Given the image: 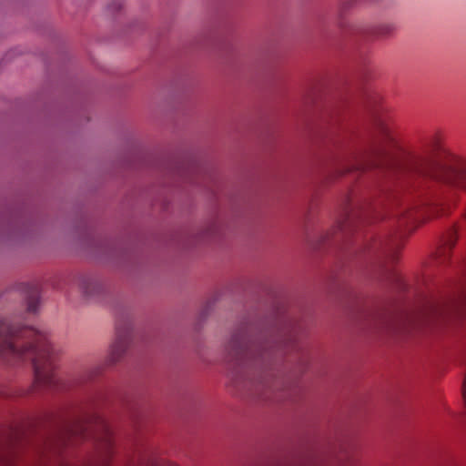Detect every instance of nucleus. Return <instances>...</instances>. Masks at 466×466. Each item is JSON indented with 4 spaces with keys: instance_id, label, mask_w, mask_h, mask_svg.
<instances>
[{
    "instance_id": "nucleus-9",
    "label": "nucleus",
    "mask_w": 466,
    "mask_h": 466,
    "mask_svg": "<svg viewBox=\"0 0 466 466\" xmlns=\"http://www.w3.org/2000/svg\"><path fill=\"white\" fill-rule=\"evenodd\" d=\"M78 286L85 296L93 297L97 294L101 289L100 284L91 277H81Z\"/></svg>"
},
{
    "instance_id": "nucleus-8",
    "label": "nucleus",
    "mask_w": 466,
    "mask_h": 466,
    "mask_svg": "<svg viewBox=\"0 0 466 466\" xmlns=\"http://www.w3.org/2000/svg\"><path fill=\"white\" fill-rule=\"evenodd\" d=\"M459 227H453L443 236L442 244L437 249L438 257H450L451 249L455 247L458 239Z\"/></svg>"
},
{
    "instance_id": "nucleus-13",
    "label": "nucleus",
    "mask_w": 466,
    "mask_h": 466,
    "mask_svg": "<svg viewBox=\"0 0 466 466\" xmlns=\"http://www.w3.org/2000/svg\"><path fill=\"white\" fill-rule=\"evenodd\" d=\"M463 222L466 223V212L463 215Z\"/></svg>"
},
{
    "instance_id": "nucleus-7",
    "label": "nucleus",
    "mask_w": 466,
    "mask_h": 466,
    "mask_svg": "<svg viewBox=\"0 0 466 466\" xmlns=\"http://www.w3.org/2000/svg\"><path fill=\"white\" fill-rule=\"evenodd\" d=\"M439 315L466 317V288L441 307L435 309Z\"/></svg>"
},
{
    "instance_id": "nucleus-1",
    "label": "nucleus",
    "mask_w": 466,
    "mask_h": 466,
    "mask_svg": "<svg viewBox=\"0 0 466 466\" xmlns=\"http://www.w3.org/2000/svg\"><path fill=\"white\" fill-rule=\"evenodd\" d=\"M378 132L382 145H371L349 172L387 167L386 147H389L399 152L396 167L415 172L466 194V156L443 148L441 135H433L425 144L431 151L429 155H420L402 148L388 125L380 123Z\"/></svg>"
},
{
    "instance_id": "nucleus-5",
    "label": "nucleus",
    "mask_w": 466,
    "mask_h": 466,
    "mask_svg": "<svg viewBox=\"0 0 466 466\" xmlns=\"http://www.w3.org/2000/svg\"><path fill=\"white\" fill-rule=\"evenodd\" d=\"M130 344V333L128 327H121L119 323L116 327V339L112 342L106 362L110 365L119 361L126 354Z\"/></svg>"
},
{
    "instance_id": "nucleus-12",
    "label": "nucleus",
    "mask_w": 466,
    "mask_h": 466,
    "mask_svg": "<svg viewBox=\"0 0 466 466\" xmlns=\"http://www.w3.org/2000/svg\"><path fill=\"white\" fill-rule=\"evenodd\" d=\"M277 386H272L270 387V393H272V399L273 400L275 401H282V400L285 398L284 396L282 395H279L278 392H275V390H276Z\"/></svg>"
},
{
    "instance_id": "nucleus-2",
    "label": "nucleus",
    "mask_w": 466,
    "mask_h": 466,
    "mask_svg": "<svg viewBox=\"0 0 466 466\" xmlns=\"http://www.w3.org/2000/svg\"><path fill=\"white\" fill-rule=\"evenodd\" d=\"M60 352L44 332L0 319V360L8 366L30 360L34 368L32 391L60 388V379L56 372Z\"/></svg>"
},
{
    "instance_id": "nucleus-14",
    "label": "nucleus",
    "mask_w": 466,
    "mask_h": 466,
    "mask_svg": "<svg viewBox=\"0 0 466 466\" xmlns=\"http://www.w3.org/2000/svg\"><path fill=\"white\" fill-rule=\"evenodd\" d=\"M398 259V255L394 254L393 260Z\"/></svg>"
},
{
    "instance_id": "nucleus-10",
    "label": "nucleus",
    "mask_w": 466,
    "mask_h": 466,
    "mask_svg": "<svg viewBox=\"0 0 466 466\" xmlns=\"http://www.w3.org/2000/svg\"><path fill=\"white\" fill-rule=\"evenodd\" d=\"M27 310L35 313L39 303V291L35 286L30 287L27 294Z\"/></svg>"
},
{
    "instance_id": "nucleus-3",
    "label": "nucleus",
    "mask_w": 466,
    "mask_h": 466,
    "mask_svg": "<svg viewBox=\"0 0 466 466\" xmlns=\"http://www.w3.org/2000/svg\"><path fill=\"white\" fill-rule=\"evenodd\" d=\"M226 350L228 361L238 367L264 368L266 366L265 359L268 357V352L251 344L243 331L233 334Z\"/></svg>"
},
{
    "instance_id": "nucleus-6",
    "label": "nucleus",
    "mask_w": 466,
    "mask_h": 466,
    "mask_svg": "<svg viewBox=\"0 0 466 466\" xmlns=\"http://www.w3.org/2000/svg\"><path fill=\"white\" fill-rule=\"evenodd\" d=\"M439 216L437 214V207L435 206H415L407 209L400 218L401 222H423L433 217Z\"/></svg>"
},
{
    "instance_id": "nucleus-4",
    "label": "nucleus",
    "mask_w": 466,
    "mask_h": 466,
    "mask_svg": "<svg viewBox=\"0 0 466 466\" xmlns=\"http://www.w3.org/2000/svg\"><path fill=\"white\" fill-rule=\"evenodd\" d=\"M86 435V425L81 421H76L74 425L68 426L65 432L57 439L45 441V443L38 448V452L43 457L55 456L60 452L62 446L69 445L72 439L76 437L85 438Z\"/></svg>"
},
{
    "instance_id": "nucleus-11",
    "label": "nucleus",
    "mask_w": 466,
    "mask_h": 466,
    "mask_svg": "<svg viewBox=\"0 0 466 466\" xmlns=\"http://www.w3.org/2000/svg\"><path fill=\"white\" fill-rule=\"evenodd\" d=\"M259 383L262 384V387L265 388L267 390H270V387L272 386H277L276 390H275V392H277L279 390H280L281 393H279V395H282L284 397H288L289 392V389H280L279 385V382H273L271 384H268V382H264L262 380H260Z\"/></svg>"
}]
</instances>
